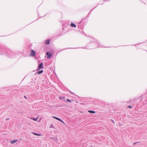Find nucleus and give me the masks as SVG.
<instances>
[{
  "mask_svg": "<svg viewBox=\"0 0 147 147\" xmlns=\"http://www.w3.org/2000/svg\"><path fill=\"white\" fill-rule=\"evenodd\" d=\"M36 54V52L33 50H31L30 51V55L32 56H35V54Z\"/></svg>",
  "mask_w": 147,
  "mask_h": 147,
  "instance_id": "obj_1",
  "label": "nucleus"
},
{
  "mask_svg": "<svg viewBox=\"0 0 147 147\" xmlns=\"http://www.w3.org/2000/svg\"><path fill=\"white\" fill-rule=\"evenodd\" d=\"M46 55L47 56V58L48 59H49L50 57L52 56L51 53L49 52H48L46 53Z\"/></svg>",
  "mask_w": 147,
  "mask_h": 147,
  "instance_id": "obj_2",
  "label": "nucleus"
},
{
  "mask_svg": "<svg viewBox=\"0 0 147 147\" xmlns=\"http://www.w3.org/2000/svg\"><path fill=\"white\" fill-rule=\"evenodd\" d=\"M43 68V63H41L39 65L38 68V69H42Z\"/></svg>",
  "mask_w": 147,
  "mask_h": 147,
  "instance_id": "obj_3",
  "label": "nucleus"
},
{
  "mask_svg": "<svg viewBox=\"0 0 147 147\" xmlns=\"http://www.w3.org/2000/svg\"><path fill=\"white\" fill-rule=\"evenodd\" d=\"M70 26L71 27L74 28H76V25L73 23H71L70 24Z\"/></svg>",
  "mask_w": 147,
  "mask_h": 147,
  "instance_id": "obj_4",
  "label": "nucleus"
},
{
  "mask_svg": "<svg viewBox=\"0 0 147 147\" xmlns=\"http://www.w3.org/2000/svg\"><path fill=\"white\" fill-rule=\"evenodd\" d=\"M54 118H55V119H56L58 120V121H61V122H63V121L61 120V119H60L57 117H54L53 116V117Z\"/></svg>",
  "mask_w": 147,
  "mask_h": 147,
  "instance_id": "obj_5",
  "label": "nucleus"
},
{
  "mask_svg": "<svg viewBox=\"0 0 147 147\" xmlns=\"http://www.w3.org/2000/svg\"><path fill=\"white\" fill-rule=\"evenodd\" d=\"M30 119L34 120V121H36L38 119V117H37L36 118H30Z\"/></svg>",
  "mask_w": 147,
  "mask_h": 147,
  "instance_id": "obj_6",
  "label": "nucleus"
},
{
  "mask_svg": "<svg viewBox=\"0 0 147 147\" xmlns=\"http://www.w3.org/2000/svg\"><path fill=\"white\" fill-rule=\"evenodd\" d=\"M17 141V140H13L11 141V143L12 144H13L15 143Z\"/></svg>",
  "mask_w": 147,
  "mask_h": 147,
  "instance_id": "obj_7",
  "label": "nucleus"
},
{
  "mask_svg": "<svg viewBox=\"0 0 147 147\" xmlns=\"http://www.w3.org/2000/svg\"><path fill=\"white\" fill-rule=\"evenodd\" d=\"M50 41L49 40H47L46 41L45 43L46 44H49L50 43Z\"/></svg>",
  "mask_w": 147,
  "mask_h": 147,
  "instance_id": "obj_8",
  "label": "nucleus"
},
{
  "mask_svg": "<svg viewBox=\"0 0 147 147\" xmlns=\"http://www.w3.org/2000/svg\"><path fill=\"white\" fill-rule=\"evenodd\" d=\"M32 134H33L35 135H36V136H40L41 135L40 134H37V133H36L34 132H33Z\"/></svg>",
  "mask_w": 147,
  "mask_h": 147,
  "instance_id": "obj_9",
  "label": "nucleus"
},
{
  "mask_svg": "<svg viewBox=\"0 0 147 147\" xmlns=\"http://www.w3.org/2000/svg\"><path fill=\"white\" fill-rule=\"evenodd\" d=\"M50 128H53L55 129V127L53 124H51L50 125Z\"/></svg>",
  "mask_w": 147,
  "mask_h": 147,
  "instance_id": "obj_10",
  "label": "nucleus"
},
{
  "mask_svg": "<svg viewBox=\"0 0 147 147\" xmlns=\"http://www.w3.org/2000/svg\"><path fill=\"white\" fill-rule=\"evenodd\" d=\"M88 112L89 113H95V112L93 111H90V110H89L88 111Z\"/></svg>",
  "mask_w": 147,
  "mask_h": 147,
  "instance_id": "obj_11",
  "label": "nucleus"
},
{
  "mask_svg": "<svg viewBox=\"0 0 147 147\" xmlns=\"http://www.w3.org/2000/svg\"><path fill=\"white\" fill-rule=\"evenodd\" d=\"M43 72V71L42 70H41L39 71L38 72V74H39L42 73Z\"/></svg>",
  "mask_w": 147,
  "mask_h": 147,
  "instance_id": "obj_12",
  "label": "nucleus"
},
{
  "mask_svg": "<svg viewBox=\"0 0 147 147\" xmlns=\"http://www.w3.org/2000/svg\"><path fill=\"white\" fill-rule=\"evenodd\" d=\"M59 98L61 100H62V99H64V98L63 97H62L61 98L59 97Z\"/></svg>",
  "mask_w": 147,
  "mask_h": 147,
  "instance_id": "obj_13",
  "label": "nucleus"
},
{
  "mask_svg": "<svg viewBox=\"0 0 147 147\" xmlns=\"http://www.w3.org/2000/svg\"><path fill=\"white\" fill-rule=\"evenodd\" d=\"M67 101H69V102H71V101L69 99H67Z\"/></svg>",
  "mask_w": 147,
  "mask_h": 147,
  "instance_id": "obj_14",
  "label": "nucleus"
},
{
  "mask_svg": "<svg viewBox=\"0 0 147 147\" xmlns=\"http://www.w3.org/2000/svg\"><path fill=\"white\" fill-rule=\"evenodd\" d=\"M41 119L40 118V119L38 121V122H40L41 121Z\"/></svg>",
  "mask_w": 147,
  "mask_h": 147,
  "instance_id": "obj_15",
  "label": "nucleus"
},
{
  "mask_svg": "<svg viewBox=\"0 0 147 147\" xmlns=\"http://www.w3.org/2000/svg\"><path fill=\"white\" fill-rule=\"evenodd\" d=\"M128 107L130 108H132L131 107V106H129Z\"/></svg>",
  "mask_w": 147,
  "mask_h": 147,
  "instance_id": "obj_16",
  "label": "nucleus"
},
{
  "mask_svg": "<svg viewBox=\"0 0 147 147\" xmlns=\"http://www.w3.org/2000/svg\"><path fill=\"white\" fill-rule=\"evenodd\" d=\"M111 120L114 123H114V121L113 120Z\"/></svg>",
  "mask_w": 147,
  "mask_h": 147,
  "instance_id": "obj_17",
  "label": "nucleus"
},
{
  "mask_svg": "<svg viewBox=\"0 0 147 147\" xmlns=\"http://www.w3.org/2000/svg\"><path fill=\"white\" fill-rule=\"evenodd\" d=\"M101 47L100 46H99L98 47Z\"/></svg>",
  "mask_w": 147,
  "mask_h": 147,
  "instance_id": "obj_18",
  "label": "nucleus"
},
{
  "mask_svg": "<svg viewBox=\"0 0 147 147\" xmlns=\"http://www.w3.org/2000/svg\"><path fill=\"white\" fill-rule=\"evenodd\" d=\"M24 98H26V96H24Z\"/></svg>",
  "mask_w": 147,
  "mask_h": 147,
  "instance_id": "obj_19",
  "label": "nucleus"
},
{
  "mask_svg": "<svg viewBox=\"0 0 147 147\" xmlns=\"http://www.w3.org/2000/svg\"><path fill=\"white\" fill-rule=\"evenodd\" d=\"M8 119H9V118H7V120H8Z\"/></svg>",
  "mask_w": 147,
  "mask_h": 147,
  "instance_id": "obj_20",
  "label": "nucleus"
},
{
  "mask_svg": "<svg viewBox=\"0 0 147 147\" xmlns=\"http://www.w3.org/2000/svg\"><path fill=\"white\" fill-rule=\"evenodd\" d=\"M55 140H57V139L56 138H55Z\"/></svg>",
  "mask_w": 147,
  "mask_h": 147,
  "instance_id": "obj_21",
  "label": "nucleus"
},
{
  "mask_svg": "<svg viewBox=\"0 0 147 147\" xmlns=\"http://www.w3.org/2000/svg\"><path fill=\"white\" fill-rule=\"evenodd\" d=\"M91 147H92V146H91Z\"/></svg>",
  "mask_w": 147,
  "mask_h": 147,
  "instance_id": "obj_22",
  "label": "nucleus"
}]
</instances>
